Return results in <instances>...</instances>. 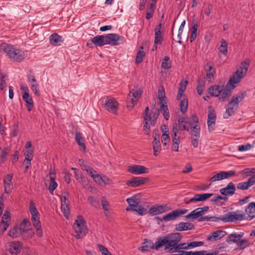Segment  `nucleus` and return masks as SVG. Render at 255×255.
<instances>
[{
	"label": "nucleus",
	"mask_w": 255,
	"mask_h": 255,
	"mask_svg": "<svg viewBox=\"0 0 255 255\" xmlns=\"http://www.w3.org/2000/svg\"><path fill=\"white\" fill-rule=\"evenodd\" d=\"M250 64V60L249 59L246 60L241 63V66L230 78L225 89L223 88L221 97L219 98V100L222 101H224L226 100L227 97L231 95V91L236 87V85L239 83L246 75Z\"/></svg>",
	"instance_id": "nucleus-1"
},
{
	"label": "nucleus",
	"mask_w": 255,
	"mask_h": 255,
	"mask_svg": "<svg viewBox=\"0 0 255 255\" xmlns=\"http://www.w3.org/2000/svg\"><path fill=\"white\" fill-rule=\"evenodd\" d=\"M182 236L179 233L168 234L167 236L158 239L155 248H160L165 245V250L171 253L176 252L178 243L181 240Z\"/></svg>",
	"instance_id": "nucleus-2"
},
{
	"label": "nucleus",
	"mask_w": 255,
	"mask_h": 255,
	"mask_svg": "<svg viewBox=\"0 0 255 255\" xmlns=\"http://www.w3.org/2000/svg\"><path fill=\"white\" fill-rule=\"evenodd\" d=\"M0 52L2 54H6L7 58L12 62H20L26 57V54L24 51L6 43L0 44Z\"/></svg>",
	"instance_id": "nucleus-3"
},
{
	"label": "nucleus",
	"mask_w": 255,
	"mask_h": 255,
	"mask_svg": "<svg viewBox=\"0 0 255 255\" xmlns=\"http://www.w3.org/2000/svg\"><path fill=\"white\" fill-rule=\"evenodd\" d=\"M149 108L146 107L143 113V130L145 134H148L150 130V126L148 125V121L150 122V124L152 126H154L156 124V121L159 115V109L155 108V104L154 107L152 108L151 112L149 113Z\"/></svg>",
	"instance_id": "nucleus-4"
},
{
	"label": "nucleus",
	"mask_w": 255,
	"mask_h": 255,
	"mask_svg": "<svg viewBox=\"0 0 255 255\" xmlns=\"http://www.w3.org/2000/svg\"><path fill=\"white\" fill-rule=\"evenodd\" d=\"M246 94V92H242L232 97L231 100L226 106V112L223 115L224 119H228L238 109L239 103L243 100Z\"/></svg>",
	"instance_id": "nucleus-5"
},
{
	"label": "nucleus",
	"mask_w": 255,
	"mask_h": 255,
	"mask_svg": "<svg viewBox=\"0 0 255 255\" xmlns=\"http://www.w3.org/2000/svg\"><path fill=\"white\" fill-rule=\"evenodd\" d=\"M74 236L77 239L83 238L87 233L86 222L81 217L79 216L73 224Z\"/></svg>",
	"instance_id": "nucleus-6"
},
{
	"label": "nucleus",
	"mask_w": 255,
	"mask_h": 255,
	"mask_svg": "<svg viewBox=\"0 0 255 255\" xmlns=\"http://www.w3.org/2000/svg\"><path fill=\"white\" fill-rule=\"evenodd\" d=\"M142 93V89L138 87H135L130 91L127 100V108L129 110H131L137 104Z\"/></svg>",
	"instance_id": "nucleus-7"
},
{
	"label": "nucleus",
	"mask_w": 255,
	"mask_h": 255,
	"mask_svg": "<svg viewBox=\"0 0 255 255\" xmlns=\"http://www.w3.org/2000/svg\"><path fill=\"white\" fill-rule=\"evenodd\" d=\"M245 214L243 211L229 212L220 218V220L224 222H235L238 221H242L245 219Z\"/></svg>",
	"instance_id": "nucleus-8"
},
{
	"label": "nucleus",
	"mask_w": 255,
	"mask_h": 255,
	"mask_svg": "<svg viewBox=\"0 0 255 255\" xmlns=\"http://www.w3.org/2000/svg\"><path fill=\"white\" fill-rule=\"evenodd\" d=\"M103 107L109 112L116 114L119 107V103L117 100L112 97H107L103 101Z\"/></svg>",
	"instance_id": "nucleus-9"
},
{
	"label": "nucleus",
	"mask_w": 255,
	"mask_h": 255,
	"mask_svg": "<svg viewBox=\"0 0 255 255\" xmlns=\"http://www.w3.org/2000/svg\"><path fill=\"white\" fill-rule=\"evenodd\" d=\"M188 210L186 209H178L174 210L172 212L166 214L160 219L161 221H169L175 220L177 217H180L186 213Z\"/></svg>",
	"instance_id": "nucleus-10"
},
{
	"label": "nucleus",
	"mask_w": 255,
	"mask_h": 255,
	"mask_svg": "<svg viewBox=\"0 0 255 255\" xmlns=\"http://www.w3.org/2000/svg\"><path fill=\"white\" fill-rule=\"evenodd\" d=\"M209 208L208 206L197 208L193 210L192 211H191L189 214L185 216V218L187 220L196 219L198 218L201 217L203 215L205 214V213L207 212L209 210Z\"/></svg>",
	"instance_id": "nucleus-11"
},
{
	"label": "nucleus",
	"mask_w": 255,
	"mask_h": 255,
	"mask_svg": "<svg viewBox=\"0 0 255 255\" xmlns=\"http://www.w3.org/2000/svg\"><path fill=\"white\" fill-rule=\"evenodd\" d=\"M147 181V178L133 177L127 182L126 185L128 186L136 187L144 184Z\"/></svg>",
	"instance_id": "nucleus-12"
},
{
	"label": "nucleus",
	"mask_w": 255,
	"mask_h": 255,
	"mask_svg": "<svg viewBox=\"0 0 255 255\" xmlns=\"http://www.w3.org/2000/svg\"><path fill=\"white\" fill-rule=\"evenodd\" d=\"M105 36L106 44L116 46L120 44L119 41L121 39V36L118 34L110 33Z\"/></svg>",
	"instance_id": "nucleus-13"
},
{
	"label": "nucleus",
	"mask_w": 255,
	"mask_h": 255,
	"mask_svg": "<svg viewBox=\"0 0 255 255\" xmlns=\"http://www.w3.org/2000/svg\"><path fill=\"white\" fill-rule=\"evenodd\" d=\"M244 236L243 232L232 233L227 237L226 242L229 244L235 243L237 245Z\"/></svg>",
	"instance_id": "nucleus-14"
},
{
	"label": "nucleus",
	"mask_w": 255,
	"mask_h": 255,
	"mask_svg": "<svg viewBox=\"0 0 255 255\" xmlns=\"http://www.w3.org/2000/svg\"><path fill=\"white\" fill-rule=\"evenodd\" d=\"M128 171L135 174H141L148 173V169L142 165H133L128 167Z\"/></svg>",
	"instance_id": "nucleus-15"
},
{
	"label": "nucleus",
	"mask_w": 255,
	"mask_h": 255,
	"mask_svg": "<svg viewBox=\"0 0 255 255\" xmlns=\"http://www.w3.org/2000/svg\"><path fill=\"white\" fill-rule=\"evenodd\" d=\"M167 211V207L165 205H155L152 206L148 210V213L151 216L162 214Z\"/></svg>",
	"instance_id": "nucleus-16"
},
{
	"label": "nucleus",
	"mask_w": 255,
	"mask_h": 255,
	"mask_svg": "<svg viewBox=\"0 0 255 255\" xmlns=\"http://www.w3.org/2000/svg\"><path fill=\"white\" fill-rule=\"evenodd\" d=\"M236 187L233 182H229L226 187L220 190V192L223 195L232 196L236 191Z\"/></svg>",
	"instance_id": "nucleus-17"
},
{
	"label": "nucleus",
	"mask_w": 255,
	"mask_h": 255,
	"mask_svg": "<svg viewBox=\"0 0 255 255\" xmlns=\"http://www.w3.org/2000/svg\"><path fill=\"white\" fill-rule=\"evenodd\" d=\"M227 235V233L225 231L217 230L213 232L211 235H209L207 240L209 241L213 242L220 240Z\"/></svg>",
	"instance_id": "nucleus-18"
},
{
	"label": "nucleus",
	"mask_w": 255,
	"mask_h": 255,
	"mask_svg": "<svg viewBox=\"0 0 255 255\" xmlns=\"http://www.w3.org/2000/svg\"><path fill=\"white\" fill-rule=\"evenodd\" d=\"M216 120V115L214 110H210L208 112L207 125L208 129L210 131L214 129V127L215 125Z\"/></svg>",
	"instance_id": "nucleus-19"
},
{
	"label": "nucleus",
	"mask_w": 255,
	"mask_h": 255,
	"mask_svg": "<svg viewBox=\"0 0 255 255\" xmlns=\"http://www.w3.org/2000/svg\"><path fill=\"white\" fill-rule=\"evenodd\" d=\"M161 24H159L157 25L154 29V44L158 45L161 44L163 40V37L161 34Z\"/></svg>",
	"instance_id": "nucleus-20"
},
{
	"label": "nucleus",
	"mask_w": 255,
	"mask_h": 255,
	"mask_svg": "<svg viewBox=\"0 0 255 255\" xmlns=\"http://www.w3.org/2000/svg\"><path fill=\"white\" fill-rule=\"evenodd\" d=\"M194 226L192 223L188 222H181L175 225V230L178 231H183L194 229Z\"/></svg>",
	"instance_id": "nucleus-21"
},
{
	"label": "nucleus",
	"mask_w": 255,
	"mask_h": 255,
	"mask_svg": "<svg viewBox=\"0 0 255 255\" xmlns=\"http://www.w3.org/2000/svg\"><path fill=\"white\" fill-rule=\"evenodd\" d=\"M156 242L153 244V242L151 240H148L145 239V242L143 244V246L139 248L140 251H149L151 249H155L158 250L159 248H155Z\"/></svg>",
	"instance_id": "nucleus-22"
},
{
	"label": "nucleus",
	"mask_w": 255,
	"mask_h": 255,
	"mask_svg": "<svg viewBox=\"0 0 255 255\" xmlns=\"http://www.w3.org/2000/svg\"><path fill=\"white\" fill-rule=\"evenodd\" d=\"M223 88L224 86L222 85H215L208 88V92L211 96L217 97L221 93Z\"/></svg>",
	"instance_id": "nucleus-23"
},
{
	"label": "nucleus",
	"mask_w": 255,
	"mask_h": 255,
	"mask_svg": "<svg viewBox=\"0 0 255 255\" xmlns=\"http://www.w3.org/2000/svg\"><path fill=\"white\" fill-rule=\"evenodd\" d=\"M12 178V175L8 174L6 176L5 178L3 181L4 192L6 193H10L13 188V185L11 182Z\"/></svg>",
	"instance_id": "nucleus-24"
},
{
	"label": "nucleus",
	"mask_w": 255,
	"mask_h": 255,
	"mask_svg": "<svg viewBox=\"0 0 255 255\" xmlns=\"http://www.w3.org/2000/svg\"><path fill=\"white\" fill-rule=\"evenodd\" d=\"M127 202L129 205V206L127 208L126 210L128 211L131 210V208H135L137 207L139 203V200L137 198V195H134L130 198H128L126 200Z\"/></svg>",
	"instance_id": "nucleus-25"
},
{
	"label": "nucleus",
	"mask_w": 255,
	"mask_h": 255,
	"mask_svg": "<svg viewBox=\"0 0 255 255\" xmlns=\"http://www.w3.org/2000/svg\"><path fill=\"white\" fill-rule=\"evenodd\" d=\"M50 44L53 46H59L63 42L62 37L54 33L50 36Z\"/></svg>",
	"instance_id": "nucleus-26"
},
{
	"label": "nucleus",
	"mask_w": 255,
	"mask_h": 255,
	"mask_svg": "<svg viewBox=\"0 0 255 255\" xmlns=\"http://www.w3.org/2000/svg\"><path fill=\"white\" fill-rule=\"evenodd\" d=\"M213 196L212 193H204L195 194L193 197L191 198V201L200 202L204 201L209 199Z\"/></svg>",
	"instance_id": "nucleus-27"
},
{
	"label": "nucleus",
	"mask_w": 255,
	"mask_h": 255,
	"mask_svg": "<svg viewBox=\"0 0 255 255\" xmlns=\"http://www.w3.org/2000/svg\"><path fill=\"white\" fill-rule=\"evenodd\" d=\"M91 41L96 46H102L106 44L105 35H97L92 38Z\"/></svg>",
	"instance_id": "nucleus-28"
},
{
	"label": "nucleus",
	"mask_w": 255,
	"mask_h": 255,
	"mask_svg": "<svg viewBox=\"0 0 255 255\" xmlns=\"http://www.w3.org/2000/svg\"><path fill=\"white\" fill-rule=\"evenodd\" d=\"M23 233L17 226H14L8 232V235L12 238H16L20 237Z\"/></svg>",
	"instance_id": "nucleus-29"
},
{
	"label": "nucleus",
	"mask_w": 255,
	"mask_h": 255,
	"mask_svg": "<svg viewBox=\"0 0 255 255\" xmlns=\"http://www.w3.org/2000/svg\"><path fill=\"white\" fill-rule=\"evenodd\" d=\"M246 212L249 217L252 219L255 218V202H251L246 209Z\"/></svg>",
	"instance_id": "nucleus-30"
},
{
	"label": "nucleus",
	"mask_w": 255,
	"mask_h": 255,
	"mask_svg": "<svg viewBox=\"0 0 255 255\" xmlns=\"http://www.w3.org/2000/svg\"><path fill=\"white\" fill-rule=\"evenodd\" d=\"M30 225V222L29 220L27 219H24L22 222L20 223L19 228L20 229L21 231L24 233L26 232H31V234L33 235L34 233L32 232L31 229H29L28 227Z\"/></svg>",
	"instance_id": "nucleus-31"
},
{
	"label": "nucleus",
	"mask_w": 255,
	"mask_h": 255,
	"mask_svg": "<svg viewBox=\"0 0 255 255\" xmlns=\"http://www.w3.org/2000/svg\"><path fill=\"white\" fill-rule=\"evenodd\" d=\"M71 169L72 170H74V174H75V177L76 179V180L80 183L83 184L84 183H85L87 181V178L83 176L82 172L75 168H72Z\"/></svg>",
	"instance_id": "nucleus-32"
},
{
	"label": "nucleus",
	"mask_w": 255,
	"mask_h": 255,
	"mask_svg": "<svg viewBox=\"0 0 255 255\" xmlns=\"http://www.w3.org/2000/svg\"><path fill=\"white\" fill-rule=\"evenodd\" d=\"M22 99L26 103V108L28 111H31L33 107V102L32 98L29 96V94H25V95H22Z\"/></svg>",
	"instance_id": "nucleus-33"
},
{
	"label": "nucleus",
	"mask_w": 255,
	"mask_h": 255,
	"mask_svg": "<svg viewBox=\"0 0 255 255\" xmlns=\"http://www.w3.org/2000/svg\"><path fill=\"white\" fill-rule=\"evenodd\" d=\"M251 245V243L249 239L242 238L237 245V249L240 250H243L246 248L250 247Z\"/></svg>",
	"instance_id": "nucleus-34"
},
{
	"label": "nucleus",
	"mask_w": 255,
	"mask_h": 255,
	"mask_svg": "<svg viewBox=\"0 0 255 255\" xmlns=\"http://www.w3.org/2000/svg\"><path fill=\"white\" fill-rule=\"evenodd\" d=\"M205 69L206 71L207 78L209 81H210L211 79L214 77L215 71L212 66L209 64H207L205 66Z\"/></svg>",
	"instance_id": "nucleus-35"
},
{
	"label": "nucleus",
	"mask_w": 255,
	"mask_h": 255,
	"mask_svg": "<svg viewBox=\"0 0 255 255\" xmlns=\"http://www.w3.org/2000/svg\"><path fill=\"white\" fill-rule=\"evenodd\" d=\"M178 128L180 130H188L189 129V126L190 125V123H188L187 121H185V118H180L178 120Z\"/></svg>",
	"instance_id": "nucleus-36"
},
{
	"label": "nucleus",
	"mask_w": 255,
	"mask_h": 255,
	"mask_svg": "<svg viewBox=\"0 0 255 255\" xmlns=\"http://www.w3.org/2000/svg\"><path fill=\"white\" fill-rule=\"evenodd\" d=\"M160 106V111L162 113L164 118L165 120H168L170 117L169 110L167 107V105L166 102L164 103L159 104Z\"/></svg>",
	"instance_id": "nucleus-37"
},
{
	"label": "nucleus",
	"mask_w": 255,
	"mask_h": 255,
	"mask_svg": "<svg viewBox=\"0 0 255 255\" xmlns=\"http://www.w3.org/2000/svg\"><path fill=\"white\" fill-rule=\"evenodd\" d=\"M200 127L198 124H196L193 126L191 130V138H199L200 137Z\"/></svg>",
	"instance_id": "nucleus-38"
},
{
	"label": "nucleus",
	"mask_w": 255,
	"mask_h": 255,
	"mask_svg": "<svg viewBox=\"0 0 255 255\" xmlns=\"http://www.w3.org/2000/svg\"><path fill=\"white\" fill-rule=\"evenodd\" d=\"M21 249V244L19 242H15L11 243L10 245V252L12 254H16L19 253Z\"/></svg>",
	"instance_id": "nucleus-39"
},
{
	"label": "nucleus",
	"mask_w": 255,
	"mask_h": 255,
	"mask_svg": "<svg viewBox=\"0 0 255 255\" xmlns=\"http://www.w3.org/2000/svg\"><path fill=\"white\" fill-rule=\"evenodd\" d=\"M152 145L154 150V155L156 156L160 151L161 147L160 141L157 139L156 136L154 137V140L152 142Z\"/></svg>",
	"instance_id": "nucleus-40"
},
{
	"label": "nucleus",
	"mask_w": 255,
	"mask_h": 255,
	"mask_svg": "<svg viewBox=\"0 0 255 255\" xmlns=\"http://www.w3.org/2000/svg\"><path fill=\"white\" fill-rule=\"evenodd\" d=\"M219 50L224 55L226 56L227 55L228 43L224 39L221 40V45L219 48Z\"/></svg>",
	"instance_id": "nucleus-41"
},
{
	"label": "nucleus",
	"mask_w": 255,
	"mask_h": 255,
	"mask_svg": "<svg viewBox=\"0 0 255 255\" xmlns=\"http://www.w3.org/2000/svg\"><path fill=\"white\" fill-rule=\"evenodd\" d=\"M75 139L77 144L85 150L86 149V145L84 142V139L82 137L81 133L80 132H77L76 133Z\"/></svg>",
	"instance_id": "nucleus-42"
},
{
	"label": "nucleus",
	"mask_w": 255,
	"mask_h": 255,
	"mask_svg": "<svg viewBox=\"0 0 255 255\" xmlns=\"http://www.w3.org/2000/svg\"><path fill=\"white\" fill-rule=\"evenodd\" d=\"M227 200L226 197L220 195L215 196L211 199V202L217 204L218 206L222 205Z\"/></svg>",
	"instance_id": "nucleus-43"
},
{
	"label": "nucleus",
	"mask_w": 255,
	"mask_h": 255,
	"mask_svg": "<svg viewBox=\"0 0 255 255\" xmlns=\"http://www.w3.org/2000/svg\"><path fill=\"white\" fill-rule=\"evenodd\" d=\"M171 66V62L168 56H165L161 63V67L165 69H169Z\"/></svg>",
	"instance_id": "nucleus-44"
},
{
	"label": "nucleus",
	"mask_w": 255,
	"mask_h": 255,
	"mask_svg": "<svg viewBox=\"0 0 255 255\" xmlns=\"http://www.w3.org/2000/svg\"><path fill=\"white\" fill-rule=\"evenodd\" d=\"M213 221V222H218L220 221V218L219 217H213V216H202L200 217V218L198 220V221L199 222H202V221Z\"/></svg>",
	"instance_id": "nucleus-45"
},
{
	"label": "nucleus",
	"mask_w": 255,
	"mask_h": 255,
	"mask_svg": "<svg viewBox=\"0 0 255 255\" xmlns=\"http://www.w3.org/2000/svg\"><path fill=\"white\" fill-rule=\"evenodd\" d=\"M179 106L182 113H185L186 112L188 108V100L185 98L182 100L179 104Z\"/></svg>",
	"instance_id": "nucleus-46"
},
{
	"label": "nucleus",
	"mask_w": 255,
	"mask_h": 255,
	"mask_svg": "<svg viewBox=\"0 0 255 255\" xmlns=\"http://www.w3.org/2000/svg\"><path fill=\"white\" fill-rule=\"evenodd\" d=\"M31 221L34 227L39 226L41 223L39 220V213L31 215Z\"/></svg>",
	"instance_id": "nucleus-47"
},
{
	"label": "nucleus",
	"mask_w": 255,
	"mask_h": 255,
	"mask_svg": "<svg viewBox=\"0 0 255 255\" xmlns=\"http://www.w3.org/2000/svg\"><path fill=\"white\" fill-rule=\"evenodd\" d=\"M133 211H136L140 215H144L148 213V211L144 207L141 206H137L135 208L132 209Z\"/></svg>",
	"instance_id": "nucleus-48"
},
{
	"label": "nucleus",
	"mask_w": 255,
	"mask_h": 255,
	"mask_svg": "<svg viewBox=\"0 0 255 255\" xmlns=\"http://www.w3.org/2000/svg\"><path fill=\"white\" fill-rule=\"evenodd\" d=\"M30 89H31V90L34 93V94L36 96H40V91H39V85L37 83H31V84L30 85Z\"/></svg>",
	"instance_id": "nucleus-49"
},
{
	"label": "nucleus",
	"mask_w": 255,
	"mask_h": 255,
	"mask_svg": "<svg viewBox=\"0 0 255 255\" xmlns=\"http://www.w3.org/2000/svg\"><path fill=\"white\" fill-rule=\"evenodd\" d=\"M145 56V52L143 51L139 50L137 53L135 62L137 64H139L143 61V58Z\"/></svg>",
	"instance_id": "nucleus-50"
},
{
	"label": "nucleus",
	"mask_w": 255,
	"mask_h": 255,
	"mask_svg": "<svg viewBox=\"0 0 255 255\" xmlns=\"http://www.w3.org/2000/svg\"><path fill=\"white\" fill-rule=\"evenodd\" d=\"M61 209L64 216L68 218L70 213V210L68 204H62Z\"/></svg>",
	"instance_id": "nucleus-51"
},
{
	"label": "nucleus",
	"mask_w": 255,
	"mask_h": 255,
	"mask_svg": "<svg viewBox=\"0 0 255 255\" xmlns=\"http://www.w3.org/2000/svg\"><path fill=\"white\" fill-rule=\"evenodd\" d=\"M204 87V81H203L202 80H199L198 84L196 87V90H197L198 94L199 95H201L202 94Z\"/></svg>",
	"instance_id": "nucleus-52"
},
{
	"label": "nucleus",
	"mask_w": 255,
	"mask_h": 255,
	"mask_svg": "<svg viewBox=\"0 0 255 255\" xmlns=\"http://www.w3.org/2000/svg\"><path fill=\"white\" fill-rule=\"evenodd\" d=\"M224 179L222 171L214 175L210 179L211 183Z\"/></svg>",
	"instance_id": "nucleus-53"
},
{
	"label": "nucleus",
	"mask_w": 255,
	"mask_h": 255,
	"mask_svg": "<svg viewBox=\"0 0 255 255\" xmlns=\"http://www.w3.org/2000/svg\"><path fill=\"white\" fill-rule=\"evenodd\" d=\"M29 211L31 215H34V214H38V212L36 208L35 203L31 201L29 204Z\"/></svg>",
	"instance_id": "nucleus-54"
},
{
	"label": "nucleus",
	"mask_w": 255,
	"mask_h": 255,
	"mask_svg": "<svg viewBox=\"0 0 255 255\" xmlns=\"http://www.w3.org/2000/svg\"><path fill=\"white\" fill-rule=\"evenodd\" d=\"M158 97L159 100V104L164 103L165 102V92L163 89L158 90Z\"/></svg>",
	"instance_id": "nucleus-55"
},
{
	"label": "nucleus",
	"mask_w": 255,
	"mask_h": 255,
	"mask_svg": "<svg viewBox=\"0 0 255 255\" xmlns=\"http://www.w3.org/2000/svg\"><path fill=\"white\" fill-rule=\"evenodd\" d=\"M9 223L7 222L1 221L0 223V233L1 234H2L3 232L6 230L9 226Z\"/></svg>",
	"instance_id": "nucleus-56"
},
{
	"label": "nucleus",
	"mask_w": 255,
	"mask_h": 255,
	"mask_svg": "<svg viewBox=\"0 0 255 255\" xmlns=\"http://www.w3.org/2000/svg\"><path fill=\"white\" fill-rule=\"evenodd\" d=\"M253 147H254L253 145L250 143H247L246 144L241 145L239 146L238 150L240 151H245L251 149Z\"/></svg>",
	"instance_id": "nucleus-57"
},
{
	"label": "nucleus",
	"mask_w": 255,
	"mask_h": 255,
	"mask_svg": "<svg viewBox=\"0 0 255 255\" xmlns=\"http://www.w3.org/2000/svg\"><path fill=\"white\" fill-rule=\"evenodd\" d=\"M185 24V21L184 20L181 23L180 27L179 28V29H178V38H179V40L178 41V42L180 44H181L182 42L181 40V35L183 32V28L184 27Z\"/></svg>",
	"instance_id": "nucleus-58"
},
{
	"label": "nucleus",
	"mask_w": 255,
	"mask_h": 255,
	"mask_svg": "<svg viewBox=\"0 0 255 255\" xmlns=\"http://www.w3.org/2000/svg\"><path fill=\"white\" fill-rule=\"evenodd\" d=\"M94 181L101 186H103V176H101L99 174H96L95 177L93 178Z\"/></svg>",
	"instance_id": "nucleus-59"
},
{
	"label": "nucleus",
	"mask_w": 255,
	"mask_h": 255,
	"mask_svg": "<svg viewBox=\"0 0 255 255\" xmlns=\"http://www.w3.org/2000/svg\"><path fill=\"white\" fill-rule=\"evenodd\" d=\"M25 159L26 160L31 161L33 156V150L31 149H28L24 154Z\"/></svg>",
	"instance_id": "nucleus-60"
},
{
	"label": "nucleus",
	"mask_w": 255,
	"mask_h": 255,
	"mask_svg": "<svg viewBox=\"0 0 255 255\" xmlns=\"http://www.w3.org/2000/svg\"><path fill=\"white\" fill-rule=\"evenodd\" d=\"M57 183L55 181V180H52L50 181L49 187H48V190L49 191V192L51 194L53 193L54 190L57 187Z\"/></svg>",
	"instance_id": "nucleus-61"
},
{
	"label": "nucleus",
	"mask_w": 255,
	"mask_h": 255,
	"mask_svg": "<svg viewBox=\"0 0 255 255\" xmlns=\"http://www.w3.org/2000/svg\"><path fill=\"white\" fill-rule=\"evenodd\" d=\"M170 138L168 133H163L161 136V142L164 145H166L169 142Z\"/></svg>",
	"instance_id": "nucleus-62"
},
{
	"label": "nucleus",
	"mask_w": 255,
	"mask_h": 255,
	"mask_svg": "<svg viewBox=\"0 0 255 255\" xmlns=\"http://www.w3.org/2000/svg\"><path fill=\"white\" fill-rule=\"evenodd\" d=\"M237 187L238 189H241L242 190H247L250 188V187H249V186L248 185L247 181L239 183L237 185Z\"/></svg>",
	"instance_id": "nucleus-63"
},
{
	"label": "nucleus",
	"mask_w": 255,
	"mask_h": 255,
	"mask_svg": "<svg viewBox=\"0 0 255 255\" xmlns=\"http://www.w3.org/2000/svg\"><path fill=\"white\" fill-rule=\"evenodd\" d=\"M98 247L100 251L102 253V255H108L110 254L108 249L103 245L99 244Z\"/></svg>",
	"instance_id": "nucleus-64"
}]
</instances>
